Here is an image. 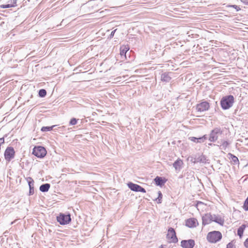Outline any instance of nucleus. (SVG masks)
I'll return each mask as SVG.
<instances>
[{
  "label": "nucleus",
  "instance_id": "1",
  "mask_svg": "<svg viewBox=\"0 0 248 248\" xmlns=\"http://www.w3.org/2000/svg\"><path fill=\"white\" fill-rule=\"evenodd\" d=\"M234 97L232 95L225 96L222 98L220 101V105L224 110L229 109L234 103Z\"/></svg>",
  "mask_w": 248,
  "mask_h": 248
},
{
  "label": "nucleus",
  "instance_id": "2",
  "mask_svg": "<svg viewBox=\"0 0 248 248\" xmlns=\"http://www.w3.org/2000/svg\"><path fill=\"white\" fill-rule=\"evenodd\" d=\"M222 238V234L218 231H213L208 233L207 240L211 243H215L219 241Z\"/></svg>",
  "mask_w": 248,
  "mask_h": 248
},
{
  "label": "nucleus",
  "instance_id": "3",
  "mask_svg": "<svg viewBox=\"0 0 248 248\" xmlns=\"http://www.w3.org/2000/svg\"><path fill=\"white\" fill-rule=\"evenodd\" d=\"M46 154L47 151L46 149L41 146H35L32 150V154L39 158H44Z\"/></svg>",
  "mask_w": 248,
  "mask_h": 248
},
{
  "label": "nucleus",
  "instance_id": "4",
  "mask_svg": "<svg viewBox=\"0 0 248 248\" xmlns=\"http://www.w3.org/2000/svg\"><path fill=\"white\" fill-rule=\"evenodd\" d=\"M57 220L61 225L68 224L71 220L70 214L64 215L61 213L57 217Z\"/></svg>",
  "mask_w": 248,
  "mask_h": 248
},
{
  "label": "nucleus",
  "instance_id": "5",
  "mask_svg": "<svg viewBox=\"0 0 248 248\" xmlns=\"http://www.w3.org/2000/svg\"><path fill=\"white\" fill-rule=\"evenodd\" d=\"M15 151L13 147H8L4 152V157L5 160L9 162L15 157Z\"/></svg>",
  "mask_w": 248,
  "mask_h": 248
},
{
  "label": "nucleus",
  "instance_id": "6",
  "mask_svg": "<svg viewBox=\"0 0 248 248\" xmlns=\"http://www.w3.org/2000/svg\"><path fill=\"white\" fill-rule=\"evenodd\" d=\"M167 237L170 243H176L178 241L175 231L172 228L169 229Z\"/></svg>",
  "mask_w": 248,
  "mask_h": 248
},
{
  "label": "nucleus",
  "instance_id": "7",
  "mask_svg": "<svg viewBox=\"0 0 248 248\" xmlns=\"http://www.w3.org/2000/svg\"><path fill=\"white\" fill-rule=\"evenodd\" d=\"M221 134V131L219 128H216L212 130L209 136V140L210 141L214 142L218 139L219 134Z\"/></svg>",
  "mask_w": 248,
  "mask_h": 248
},
{
  "label": "nucleus",
  "instance_id": "8",
  "mask_svg": "<svg viewBox=\"0 0 248 248\" xmlns=\"http://www.w3.org/2000/svg\"><path fill=\"white\" fill-rule=\"evenodd\" d=\"M210 108V105L208 102L206 101H203L202 103L197 104L196 106V109L198 111L203 112L208 110Z\"/></svg>",
  "mask_w": 248,
  "mask_h": 248
},
{
  "label": "nucleus",
  "instance_id": "9",
  "mask_svg": "<svg viewBox=\"0 0 248 248\" xmlns=\"http://www.w3.org/2000/svg\"><path fill=\"white\" fill-rule=\"evenodd\" d=\"M213 221L223 226L224 223V219L220 215L211 214V222Z\"/></svg>",
  "mask_w": 248,
  "mask_h": 248
},
{
  "label": "nucleus",
  "instance_id": "10",
  "mask_svg": "<svg viewBox=\"0 0 248 248\" xmlns=\"http://www.w3.org/2000/svg\"><path fill=\"white\" fill-rule=\"evenodd\" d=\"M181 243V246L184 248H193L195 246V242L192 239L182 240Z\"/></svg>",
  "mask_w": 248,
  "mask_h": 248
},
{
  "label": "nucleus",
  "instance_id": "11",
  "mask_svg": "<svg viewBox=\"0 0 248 248\" xmlns=\"http://www.w3.org/2000/svg\"><path fill=\"white\" fill-rule=\"evenodd\" d=\"M198 225V221L194 218H189L186 221V225L189 228L196 227Z\"/></svg>",
  "mask_w": 248,
  "mask_h": 248
},
{
  "label": "nucleus",
  "instance_id": "12",
  "mask_svg": "<svg viewBox=\"0 0 248 248\" xmlns=\"http://www.w3.org/2000/svg\"><path fill=\"white\" fill-rule=\"evenodd\" d=\"M129 50V46L128 45H122L120 47V55L124 59H127L126 53Z\"/></svg>",
  "mask_w": 248,
  "mask_h": 248
},
{
  "label": "nucleus",
  "instance_id": "13",
  "mask_svg": "<svg viewBox=\"0 0 248 248\" xmlns=\"http://www.w3.org/2000/svg\"><path fill=\"white\" fill-rule=\"evenodd\" d=\"M202 225L205 226L211 222V214L207 213L202 217Z\"/></svg>",
  "mask_w": 248,
  "mask_h": 248
},
{
  "label": "nucleus",
  "instance_id": "14",
  "mask_svg": "<svg viewBox=\"0 0 248 248\" xmlns=\"http://www.w3.org/2000/svg\"><path fill=\"white\" fill-rule=\"evenodd\" d=\"M183 164V161L180 159H178L173 163V166L176 171H179L181 170Z\"/></svg>",
  "mask_w": 248,
  "mask_h": 248
},
{
  "label": "nucleus",
  "instance_id": "15",
  "mask_svg": "<svg viewBox=\"0 0 248 248\" xmlns=\"http://www.w3.org/2000/svg\"><path fill=\"white\" fill-rule=\"evenodd\" d=\"M171 73H164L161 75V80L166 82H169L171 78Z\"/></svg>",
  "mask_w": 248,
  "mask_h": 248
},
{
  "label": "nucleus",
  "instance_id": "16",
  "mask_svg": "<svg viewBox=\"0 0 248 248\" xmlns=\"http://www.w3.org/2000/svg\"><path fill=\"white\" fill-rule=\"evenodd\" d=\"M247 226L245 224H243L237 230V235L241 238H242L244 230H245Z\"/></svg>",
  "mask_w": 248,
  "mask_h": 248
},
{
  "label": "nucleus",
  "instance_id": "17",
  "mask_svg": "<svg viewBox=\"0 0 248 248\" xmlns=\"http://www.w3.org/2000/svg\"><path fill=\"white\" fill-rule=\"evenodd\" d=\"M155 181L157 186H162L165 183V181H164L161 177L157 176L155 179Z\"/></svg>",
  "mask_w": 248,
  "mask_h": 248
},
{
  "label": "nucleus",
  "instance_id": "18",
  "mask_svg": "<svg viewBox=\"0 0 248 248\" xmlns=\"http://www.w3.org/2000/svg\"><path fill=\"white\" fill-rule=\"evenodd\" d=\"M196 159V160L195 162H200L202 163H206L207 161L205 156L203 155H200Z\"/></svg>",
  "mask_w": 248,
  "mask_h": 248
},
{
  "label": "nucleus",
  "instance_id": "19",
  "mask_svg": "<svg viewBox=\"0 0 248 248\" xmlns=\"http://www.w3.org/2000/svg\"><path fill=\"white\" fill-rule=\"evenodd\" d=\"M128 187L130 188L132 190L138 191L139 190L140 186L138 185L134 184L132 183L128 184Z\"/></svg>",
  "mask_w": 248,
  "mask_h": 248
},
{
  "label": "nucleus",
  "instance_id": "20",
  "mask_svg": "<svg viewBox=\"0 0 248 248\" xmlns=\"http://www.w3.org/2000/svg\"><path fill=\"white\" fill-rule=\"evenodd\" d=\"M50 186V184H45L40 186V190L42 192H47L49 190Z\"/></svg>",
  "mask_w": 248,
  "mask_h": 248
},
{
  "label": "nucleus",
  "instance_id": "21",
  "mask_svg": "<svg viewBox=\"0 0 248 248\" xmlns=\"http://www.w3.org/2000/svg\"><path fill=\"white\" fill-rule=\"evenodd\" d=\"M231 142L228 141L222 140L220 145V148L222 150H225L228 146L230 144Z\"/></svg>",
  "mask_w": 248,
  "mask_h": 248
},
{
  "label": "nucleus",
  "instance_id": "22",
  "mask_svg": "<svg viewBox=\"0 0 248 248\" xmlns=\"http://www.w3.org/2000/svg\"><path fill=\"white\" fill-rule=\"evenodd\" d=\"M158 197L156 199V201L158 203H160L161 202L162 199V194L161 192V191H158Z\"/></svg>",
  "mask_w": 248,
  "mask_h": 248
},
{
  "label": "nucleus",
  "instance_id": "23",
  "mask_svg": "<svg viewBox=\"0 0 248 248\" xmlns=\"http://www.w3.org/2000/svg\"><path fill=\"white\" fill-rule=\"evenodd\" d=\"M46 94V92L44 89H41L39 92V95L40 97H45Z\"/></svg>",
  "mask_w": 248,
  "mask_h": 248
},
{
  "label": "nucleus",
  "instance_id": "24",
  "mask_svg": "<svg viewBox=\"0 0 248 248\" xmlns=\"http://www.w3.org/2000/svg\"><path fill=\"white\" fill-rule=\"evenodd\" d=\"M78 121V119L75 118H72L69 122V124L71 125H76L77 124Z\"/></svg>",
  "mask_w": 248,
  "mask_h": 248
},
{
  "label": "nucleus",
  "instance_id": "25",
  "mask_svg": "<svg viewBox=\"0 0 248 248\" xmlns=\"http://www.w3.org/2000/svg\"><path fill=\"white\" fill-rule=\"evenodd\" d=\"M243 207L245 211H248V197L244 202V203Z\"/></svg>",
  "mask_w": 248,
  "mask_h": 248
},
{
  "label": "nucleus",
  "instance_id": "26",
  "mask_svg": "<svg viewBox=\"0 0 248 248\" xmlns=\"http://www.w3.org/2000/svg\"><path fill=\"white\" fill-rule=\"evenodd\" d=\"M54 126H52L51 127H47V126L43 127L42 128V129H41V130L42 131H50V130H51L52 129V128Z\"/></svg>",
  "mask_w": 248,
  "mask_h": 248
},
{
  "label": "nucleus",
  "instance_id": "27",
  "mask_svg": "<svg viewBox=\"0 0 248 248\" xmlns=\"http://www.w3.org/2000/svg\"><path fill=\"white\" fill-rule=\"evenodd\" d=\"M10 4L12 5L13 7H15L17 5L16 4V0H10L9 1Z\"/></svg>",
  "mask_w": 248,
  "mask_h": 248
},
{
  "label": "nucleus",
  "instance_id": "28",
  "mask_svg": "<svg viewBox=\"0 0 248 248\" xmlns=\"http://www.w3.org/2000/svg\"><path fill=\"white\" fill-rule=\"evenodd\" d=\"M0 7L1 8H11V7H13L12 6V5H10V4L1 5L0 6Z\"/></svg>",
  "mask_w": 248,
  "mask_h": 248
},
{
  "label": "nucleus",
  "instance_id": "29",
  "mask_svg": "<svg viewBox=\"0 0 248 248\" xmlns=\"http://www.w3.org/2000/svg\"><path fill=\"white\" fill-rule=\"evenodd\" d=\"M227 248H235L232 242H230L227 245Z\"/></svg>",
  "mask_w": 248,
  "mask_h": 248
},
{
  "label": "nucleus",
  "instance_id": "30",
  "mask_svg": "<svg viewBox=\"0 0 248 248\" xmlns=\"http://www.w3.org/2000/svg\"><path fill=\"white\" fill-rule=\"evenodd\" d=\"M202 205H204L203 203L202 202H198L196 204V207H197L198 210H199V207Z\"/></svg>",
  "mask_w": 248,
  "mask_h": 248
},
{
  "label": "nucleus",
  "instance_id": "31",
  "mask_svg": "<svg viewBox=\"0 0 248 248\" xmlns=\"http://www.w3.org/2000/svg\"><path fill=\"white\" fill-rule=\"evenodd\" d=\"M189 140H190L192 141H193L194 142L196 143V141L197 140V138L194 137H190L189 138Z\"/></svg>",
  "mask_w": 248,
  "mask_h": 248
},
{
  "label": "nucleus",
  "instance_id": "32",
  "mask_svg": "<svg viewBox=\"0 0 248 248\" xmlns=\"http://www.w3.org/2000/svg\"><path fill=\"white\" fill-rule=\"evenodd\" d=\"M203 138H197V140L196 141V143H201V142H203Z\"/></svg>",
  "mask_w": 248,
  "mask_h": 248
},
{
  "label": "nucleus",
  "instance_id": "33",
  "mask_svg": "<svg viewBox=\"0 0 248 248\" xmlns=\"http://www.w3.org/2000/svg\"><path fill=\"white\" fill-rule=\"evenodd\" d=\"M244 244L246 248H248V238L245 240Z\"/></svg>",
  "mask_w": 248,
  "mask_h": 248
},
{
  "label": "nucleus",
  "instance_id": "34",
  "mask_svg": "<svg viewBox=\"0 0 248 248\" xmlns=\"http://www.w3.org/2000/svg\"><path fill=\"white\" fill-rule=\"evenodd\" d=\"M232 6L234 7L235 9H236L237 11H239V10H240V8H239V7L237 5H234Z\"/></svg>",
  "mask_w": 248,
  "mask_h": 248
},
{
  "label": "nucleus",
  "instance_id": "35",
  "mask_svg": "<svg viewBox=\"0 0 248 248\" xmlns=\"http://www.w3.org/2000/svg\"><path fill=\"white\" fill-rule=\"evenodd\" d=\"M4 142V138H0V144H3Z\"/></svg>",
  "mask_w": 248,
  "mask_h": 248
},
{
  "label": "nucleus",
  "instance_id": "36",
  "mask_svg": "<svg viewBox=\"0 0 248 248\" xmlns=\"http://www.w3.org/2000/svg\"><path fill=\"white\" fill-rule=\"evenodd\" d=\"M232 160L234 162H235V161H238V159L237 158V157H236L235 156H233V157H232Z\"/></svg>",
  "mask_w": 248,
  "mask_h": 248
},
{
  "label": "nucleus",
  "instance_id": "37",
  "mask_svg": "<svg viewBox=\"0 0 248 248\" xmlns=\"http://www.w3.org/2000/svg\"><path fill=\"white\" fill-rule=\"evenodd\" d=\"M140 192H145V190L144 188L140 186Z\"/></svg>",
  "mask_w": 248,
  "mask_h": 248
},
{
  "label": "nucleus",
  "instance_id": "38",
  "mask_svg": "<svg viewBox=\"0 0 248 248\" xmlns=\"http://www.w3.org/2000/svg\"><path fill=\"white\" fill-rule=\"evenodd\" d=\"M202 138H203V141H204L205 140L207 139V136L206 135L203 136Z\"/></svg>",
  "mask_w": 248,
  "mask_h": 248
},
{
  "label": "nucleus",
  "instance_id": "39",
  "mask_svg": "<svg viewBox=\"0 0 248 248\" xmlns=\"http://www.w3.org/2000/svg\"><path fill=\"white\" fill-rule=\"evenodd\" d=\"M31 183L30 182H29V186H30V193H31Z\"/></svg>",
  "mask_w": 248,
  "mask_h": 248
},
{
  "label": "nucleus",
  "instance_id": "40",
  "mask_svg": "<svg viewBox=\"0 0 248 248\" xmlns=\"http://www.w3.org/2000/svg\"><path fill=\"white\" fill-rule=\"evenodd\" d=\"M115 31V30H114V31H112L111 32V35H113L114 33V32Z\"/></svg>",
  "mask_w": 248,
  "mask_h": 248
},
{
  "label": "nucleus",
  "instance_id": "41",
  "mask_svg": "<svg viewBox=\"0 0 248 248\" xmlns=\"http://www.w3.org/2000/svg\"><path fill=\"white\" fill-rule=\"evenodd\" d=\"M160 248H164V247L163 245H161L160 247Z\"/></svg>",
  "mask_w": 248,
  "mask_h": 248
}]
</instances>
